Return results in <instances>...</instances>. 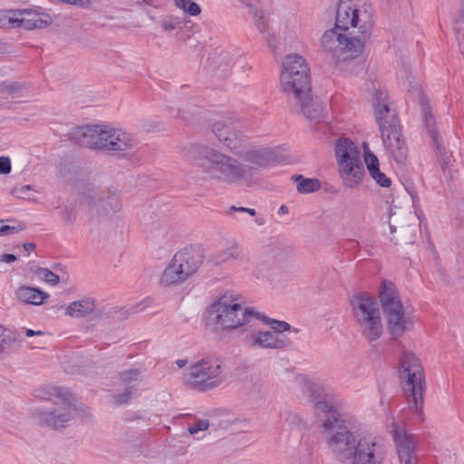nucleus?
<instances>
[{"label": "nucleus", "instance_id": "18", "mask_svg": "<svg viewBox=\"0 0 464 464\" xmlns=\"http://www.w3.org/2000/svg\"><path fill=\"white\" fill-rule=\"evenodd\" d=\"M175 262L182 267L186 275L192 276L204 260V251L199 246H189L177 252L174 256Z\"/></svg>", "mask_w": 464, "mask_h": 464}, {"label": "nucleus", "instance_id": "11", "mask_svg": "<svg viewBox=\"0 0 464 464\" xmlns=\"http://www.w3.org/2000/svg\"><path fill=\"white\" fill-rule=\"evenodd\" d=\"M390 113V108L382 106L377 111V124L381 130L383 144L388 148L392 159L402 165L407 160L408 148L401 139V130L397 115H392L390 121L386 118Z\"/></svg>", "mask_w": 464, "mask_h": 464}, {"label": "nucleus", "instance_id": "1", "mask_svg": "<svg viewBox=\"0 0 464 464\" xmlns=\"http://www.w3.org/2000/svg\"><path fill=\"white\" fill-rule=\"evenodd\" d=\"M311 401L322 420L326 444L340 464H382L387 456L384 443L367 435L357 438L341 419L334 396L318 385L309 387Z\"/></svg>", "mask_w": 464, "mask_h": 464}, {"label": "nucleus", "instance_id": "31", "mask_svg": "<svg viewBox=\"0 0 464 464\" xmlns=\"http://www.w3.org/2000/svg\"><path fill=\"white\" fill-rule=\"evenodd\" d=\"M174 4L188 15L197 16L201 13L200 6L192 0H174Z\"/></svg>", "mask_w": 464, "mask_h": 464}, {"label": "nucleus", "instance_id": "52", "mask_svg": "<svg viewBox=\"0 0 464 464\" xmlns=\"http://www.w3.org/2000/svg\"><path fill=\"white\" fill-rule=\"evenodd\" d=\"M463 37H464V33H463ZM462 53L464 55V45L462 46Z\"/></svg>", "mask_w": 464, "mask_h": 464}, {"label": "nucleus", "instance_id": "17", "mask_svg": "<svg viewBox=\"0 0 464 464\" xmlns=\"http://www.w3.org/2000/svg\"><path fill=\"white\" fill-rule=\"evenodd\" d=\"M212 131L217 139L230 150L239 148L243 141L242 133L234 121H218L213 124Z\"/></svg>", "mask_w": 464, "mask_h": 464}, {"label": "nucleus", "instance_id": "30", "mask_svg": "<svg viewBox=\"0 0 464 464\" xmlns=\"http://www.w3.org/2000/svg\"><path fill=\"white\" fill-rule=\"evenodd\" d=\"M292 179L296 182L297 191L302 194L312 193L321 188V182L317 179L304 178L302 175L293 176Z\"/></svg>", "mask_w": 464, "mask_h": 464}, {"label": "nucleus", "instance_id": "6", "mask_svg": "<svg viewBox=\"0 0 464 464\" xmlns=\"http://www.w3.org/2000/svg\"><path fill=\"white\" fill-rule=\"evenodd\" d=\"M399 372L408 405L416 413L421 414L425 379L419 359L411 353H403L400 359Z\"/></svg>", "mask_w": 464, "mask_h": 464}, {"label": "nucleus", "instance_id": "5", "mask_svg": "<svg viewBox=\"0 0 464 464\" xmlns=\"http://www.w3.org/2000/svg\"><path fill=\"white\" fill-rule=\"evenodd\" d=\"M378 297L387 318L388 331L394 339L413 328L414 322L409 314H406L399 291L392 281H382Z\"/></svg>", "mask_w": 464, "mask_h": 464}, {"label": "nucleus", "instance_id": "26", "mask_svg": "<svg viewBox=\"0 0 464 464\" xmlns=\"http://www.w3.org/2000/svg\"><path fill=\"white\" fill-rule=\"evenodd\" d=\"M188 278V276L186 275L182 267L179 266V263L175 262V258L173 257L171 263L163 271L160 277V283L164 285H177Z\"/></svg>", "mask_w": 464, "mask_h": 464}, {"label": "nucleus", "instance_id": "21", "mask_svg": "<svg viewBox=\"0 0 464 464\" xmlns=\"http://www.w3.org/2000/svg\"><path fill=\"white\" fill-rule=\"evenodd\" d=\"M311 92L312 91H306L298 96H289L287 99L295 100L298 103L305 118L319 119L323 115L324 105L319 97H314Z\"/></svg>", "mask_w": 464, "mask_h": 464}, {"label": "nucleus", "instance_id": "25", "mask_svg": "<svg viewBox=\"0 0 464 464\" xmlns=\"http://www.w3.org/2000/svg\"><path fill=\"white\" fill-rule=\"evenodd\" d=\"M247 259L244 250L239 247L237 245H233L227 247L225 250L213 254L208 262H210L214 266H219L223 263L228 262L230 260H246Z\"/></svg>", "mask_w": 464, "mask_h": 464}, {"label": "nucleus", "instance_id": "50", "mask_svg": "<svg viewBox=\"0 0 464 464\" xmlns=\"http://www.w3.org/2000/svg\"><path fill=\"white\" fill-rule=\"evenodd\" d=\"M5 51V44L0 42V53Z\"/></svg>", "mask_w": 464, "mask_h": 464}, {"label": "nucleus", "instance_id": "49", "mask_svg": "<svg viewBox=\"0 0 464 464\" xmlns=\"http://www.w3.org/2000/svg\"><path fill=\"white\" fill-rule=\"evenodd\" d=\"M246 213L249 214L250 216H255L256 215V210L254 208H246Z\"/></svg>", "mask_w": 464, "mask_h": 464}, {"label": "nucleus", "instance_id": "15", "mask_svg": "<svg viewBox=\"0 0 464 464\" xmlns=\"http://www.w3.org/2000/svg\"><path fill=\"white\" fill-rule=\"evenodd\" d=\"M53 390L55 392V395L65 401V411H60L58 410H53L42 412L41 420L47 426L57 430L63 428L65 424L72 419V412L75 411V407L70 402L72 394L68 390L63 387H55Z\"/></svg>", "mask_w": 464, "mask_h": 464}, {"label": "nucleus", "instance_id": "43", "mask_svg": "<svg viewBox=\"0 0 464 464\" xmlns=\"http://www.w3.org/2000/svg\"><path fill=\"white\" fill-rule=\"evenodd\" d=\"M287 421H289L290 424H298L299 422H301V420L298 415L295 413H290L287 418Z\"/></svg>", "mask_w": 464, "mask_h": 464}, {"label": "nucleus", "instance_id": "2", "mask_svg": "<svg viewBox=\"0 0 464 464\" xmlns=\"http://www.w3.org/2000/svg\"><path fill=\"white\" fill-rule=\"evenodd\" d=\"M372 6L359 0H339L334 28L322 36L323 48L336 63L354 59L362 53L372 25Z\"/></svg>", "mask_w": 464, "mask_h": 464}, {"label": "nucleus", "instance_id": "47", "mask_svg": "<svg viewBox=\"0 0 464 464\" xmlns=\"http://www.w3.org/2000/svg\"><path fill=\"white\" fill-rule=\"evenodd\" d=\"M288 212H289V209L285 205H282L278 209L279 215L287 214Z\"/></svg>", "mask_w": 464, "mask_h": 464}, {"label": "nucleus", "instance_id": "12", "mask_svg": "<svg viewBox=\"0 0 464 464\" xmlns=\"http://www.w3.org/2000/svg\"><path fill=\"white\" fill-rule=\"evenodd\" d=\"M223 362L218 357H205L189 367L188 385L200 392L213 390L219 386Z\"/></svg>", "mask_w": 464, "mask_h": 464}, {"label": "nucleus", "instance_id": "16", "mask_svg": "<svg viewBox=\"0 0 464 464\" xmlns=\"http://www.w3.org/2000/svg\"><path fill=\"white\" fill-rule=\"evenodd\" d=\"M118 379L124 385L122 392L114 396L115 403L121 405L130 401L139 392V386L143 379V371L140 368H131L119 372Z\"/></svg>", "mask_w": 464, "mask_h": 464}, {"label": "nucleus", "instance_id": "48", "mask_svg": "<svg viewBox=\"0 0 464 464\" xmlns=\"http://www.w3.org/2000/svg\"><path fill=\"white\" fill-rule=\"evenodd\" d=\"M188 361L186 359H179V360H177L176 361V364L179 367V368H182L184 367L186 364H187Z\"/></svg>", "mask_w": 464, "mask_h": 464}, {"label": "nucleus", "instance_id": "44", "mask_svg": "<svg viewBox=\"0 0 464 464\" xmlns=\"http://www.w3.org/2000/svg\"><path fill=\"white\" fill-rule=\"evenodd\" d=\"M43 334V332L41 331H34V330H32V329H27L25 331V335L27 337H33V336H35V335H42Z\"/></svg>", "mask_w": 464, "mask_h": 464}, {"label": "nucleus", "instance_id": "24", "mask_svg": "<svg viewBox=\"0 0 464 464\" xmlns=\"http://www.w3.org/2000/svg\"><path fill=\"white\" fill-rule=\"evenodd\" d=\"M16 297L23 303L40 305L49 298V295L38 288L21 285L15 292Z\"/></svg>", "mask_w": 464, "mask_h": 464}, {"label": "nucleus", "instance_id": "53", "mask_svg": "<svg viewBox=\"0 0 464 464\" xmlns=\"http://www.w3.org/2000/svg\"><path fill=\"white\" fill-rule=\"evenodd\" d=\"M240 3L245 4V0H238Z\"/></svg>", "mask_w": 464, "mask_h": 464}, {"label": "nucleus", "instance_id": "3", "mask_svg": "<svg viewBox=\"0 0 464 464\" xmlns=\"http://www.w3.org/2000/svg\"><path fill=\"white\" fill-rule=\"evenodd\" d=\"M189 161L211 179L225 183H238L252 176V168L206 145L191 144L186 151Z\"/></svg>", "mask_w": 464, "mask_h": 464}, {"label": "nucleus", "instance_id": "8", "mask_svg": "<svg viewBox=\"0 0 464 464\" xmlns=\"http://www.w3.org/2000/svg\"><path fill=\"white\" fill-rule=\"evenodd\" d=\"M208 320L217 330L236 329L258 318L259 313L253 308H243L238 303L230 300L227 295L221 296L208 309Z\"/></svg>", "mask_w": 464, "mask_h": 464}, {"label": "nucleus", "instance_id": "10", "mask_svg": "<svg viewBox=\"0 0 464 464\" xmlns=\"http://www.w3.org/2000/svg\"><path fill=\"white\" fill-rule=\"evenodd\" d=\"M335 156L344 183L351 188L357 187L365 172L356 145L347 138L339 139L335 145Z\"/></svg>", "mask_w": 464, "mask_h": 464}, {"label": "nucleus", "instance_id": "20", "mask_svg": "<svg viewBox=\"0 0 464 464\" xmlns=\"http://www.w3.org/2000/svg\"><path fill=\"white\" fill-rule=\"evenodd\" d=\"M248 343L262 349H282L290 344V340L270 331H258L249 335Z\"/></svg>", "mask_w": 464, "mask_h": 464}, {"label": "nucleus", "instance_id": "28", "mask_svg": "<svg viewBox=\"0 0 464 464\" xmlns=\"http://www.w3.org/2000/svg\"><path fill=\"white\" fill-rule=\"evenodd\" d=\"M21 342L22 339L18 333L12 332L0 325V353L5 352L6 345L9 347H20Z\"/></svg>", "mask_w": 464, "mask_h": 464}, {"label": "nucleus", "instance_id": "13", "mask_svg": "<svg viewBox=\"0 0 464 464\" xmlns=\"http://www.w3.org/2000/svg\"><path fill=\"white\" fill-rule=\"evenodd\" d=\"M38 9L9 10L0 12V27H24L26 30L45 28L52 23V17Z\"/></svg>", "mask_w": 464, "mask_h": 464}, {"label": "nucleus", "instance_id": "27", "mask_svg": "<svg viewBox=\"0 0 464 464\" xmlns=\"http://www.w3.org/2000/svg\"><path fill=\"white\" fill-rule=\"evenodd\" d=\"M95 307L94 300L84 298L72 302L67 307V314L72 317H83L93 312Z\"/></svg>", "mask_w": 464, "mask_h": 464}, {"label": "nucleus", "instance_id": "14", "mask_svg": "<svg viewBox=\"0 0 464 464\" xmlns=\"http://www.w3.org/2000/svg\"><path fill=\"white\" fill-rule=\"evenodd\" d=\"M420 106L423 126L430 139V146L436 150L440 159V166L444 169L446 165L450 162V157L443 145L442 137L438 130L436 121L431 113V108L425 97L420 98Z\"/></svg>", "mask_w": 464, "mask_h": 464}, {"label": "nucleus", "instance_id": "51", "mask_svg": "<svg viewBox=\"0 0 464 464\" xmlns=\"http://www.w3.org/2000/svg\"><path fill=\"white\" fill-rule=\"evenodd\" d=\"M24 188L30 189V186H24Z\"/></svg>", "mask_w": 464, "mask_h": 464}, {"label": "nucleus", "instance_id": "33", "mask_svg": "<svg viewBox=\"0 0 464 464\" xmlns=\"http://www.w3.org/2000/svg\"><path fill=\"white\" fill-rule=\"evenodd\" d=\"M35 273L38 277L51 284L52 285H55L60 282L59 276H57L55 273L49 270L48 268L40 267L36 270Z\"/></svg>", "mask_w": 464, "mask_h": 464}, {"label": "nucleus", "instance_id": "36", "mask_svg": "<svg viewBox=\"0 0 464 464\" xmlns=\"http://www.w3.org/2000/svg\"><path fill=\"white\" fill-rule=\"evenodd\" d=\"M209 427V421L208 420H198L196 422L190 424L188 428V431L190 434H196L198 431L206 430Z\"/></svg>", "mask_w": 464, "mask_h": 464}, {"label": "nucleus", "instance_id": "35", "mask_svg": "<svg viewBox=\"0 0 464 464\" xmlns=\"http://www.w3.org/2000/svg\"><path fill=\"white\" fill-rule=\"evenodd\" d=\"M386 97H387V95L383 92L378 91V92H376L374 93L372 105H373V108H374L375 119L376 120H377V111H378V109H381L382 106H387L389 108V106L386 103H384V101H385Z\"/></svg>", "mask_w": 464, "mask_h": 464}, {"label": "nucleus", "instance_id": "38", "mask_svg": "<svg viewBox=\"0 0 464 464\" xmlns=\"http://www.w3.org/2000/svg\"><path fill=\"white\" fill-rule=\"evenodd\" d=\"M255 17H256V25L258 28V30L261 33H266L268 28V21L266 16L263 15L262 12L256 11L255 12Z\"/></svg>", "mask_w": 464, "mask_h": 464}, {"label": "nucleus", "instance_id": "32", "mask_svg": "<svg viewBox=\"0 0 464 464\" xmlns=\"http://www.w3.org/2000/svg\"><path fill=\"white\" fill-rule=\"evenodd\" d=\"M257 319H260L262 320L263 322L268 324L271 328L274 330V334H279V335H283L282 334L285 332V331H288L290 330L291 328V325L285 322V321H278V320H276V319H270L265 315H262L259 314V317Z\"/></svg>", "mask_w": 464, "mask_h": 464}, {"label": "nucleus", "instance_id": "19", "mask_svg": "<svg viewBox=\"0 0 464 464\" xmlns=\"http://www.w3.org/2000/svg\"><path fill=\"white\" fill-rule=\"evenodd\" d=\"M392 437L397 446V454L401 464H413L416 460L415 442L412 437L400 429L392 426Z\"/></svg>", "mask_w": 464, "mask_h": 464}, {"label": "nucleus", "instance_id": "9", "mask_svg": "<svg viewBox=\"0 0 464 464\" xmlns=\"http://www.w3.org/2000/svg\"><path fill=\"white\" fill-rule=\"evenodd\" d=\"M281 86L286 97L312 91L310 68L306 60L297 54L286 55L283 62Z\"/></svg>", "mask_w": 464, "mask_h": 464}, {"label": "nucleus", "instance_id": "34", "mask_svg": "<svg viewBox=\"0 0 464 464\" xmlns=\"http://www.w3.org/2000/svg\"><path fill=\"white\" fill-rule=\"evenodd\" d=\"M181 23H182V21L180 18H179L177 16H170L162 21L161 26H162L163 31L170 32V31L176 30L177 28H179Z\"/></svg>", "mask_w": 464, "mask_h": 464}, {"label": "nucleus", "instance_id": "45", "mask_svg": "<svg viewBox=\"0 0 464 464\" xmlns=\"http://www.w3.org/2000/svg\"><path fill=\"white\" fill-rule=\"evenodd\" d=\"M24 248L28 253L33 252L35 249V244L34 243H31V242L24 243Z\"/></svg>", "mask_w": 464, "mask_h": 464}, {"label": "nucleus", "instance_id": "39", "mask_svg": "<svg viewBox=\"0 0 464 464\" xmlns=\"http://www.w3.org/2000/svg\"><path fill=\"white\" fill-rule=\"evenodd\" d=\"M106 204L109 206L110 209L112 212H117L121 208V203L120 201V198L117 195H110L106 198Z\"/></svg>", "mask_w": 464, "mask_h": 464}, {"label": "nucleus", "instance_id": "22", "mask_svg": "<svg viewBox=\"0 0 464 464\" xmlns=\"http://www.w3.org/2000/svg\"><path fill=\"white\" fill-rule=\"evenodd\" d=\"M364 161L369 174L380 187L389 188L392 185L391 179L381 171L379 160L371 150H365Z\"/></svg>", "mask_w": 464, "mask_h": 464}, {"label": "nucleus", "instance_id": "23", "mask_svg": "<svg viewBox=\"0 0 464 464\" xmlns=\"http://www.w3.org/2000/svg\"><path fill=\"white\" fill-rule=\"evenodd\" d=\"M246 160L259 167H266L280 161L277 153L270 149H259L247 151Z\"/></svg>", "mask_w": 464, "mask_h": 464}, {"label": "nucleus", "instance_id": "4", "mask_svg": "<svg viewBox=\"0 0 464 464\" xmlns=\"http://www.w3.org/2000/svg\"><path fill=\"white\" fill-rule=\"evenodd\" d=\"M74 140L80 146L103 150L118 155L135 146L132 135L121 129H101L98 126L78 127L72 133Z\"/></svg>", "mask_w": 464, "mask_h": 464}, {"label": "nucleus", "instance_id": "40", "mask_svg": "<svg viewBox=\"0 0 464 464\" xmlns=\"http://www.w3.org/2000/svg\"><path fill=\"white\" fill-rule=\"evenodd\" d=\"M62 218L66 223H72L76 218L74 208L66 206L62 211Z\"/></svg>", "mask_w": 464, "mask_h": 464}, {"label": "nucleus", "instance_id": "37", "mask_svg": "<svg viewBox=\"0 0 464 464\" xmlns=\"http://www.w3.org/2000/svg\"><path fill=\"white\" fill-rule=\"evenodd\" d=\"M25 227H26V226L22 222H19V223H17V225H14V226H9V225L3 224L1 236L16 234V233L25 229Z\"/></svg>", "mask_w": 464, "mask_h": 464}, {"label": "nucleus", "instance_id": "7", "mask_svg": "<svg viewBox=\"0 0 464 464\" xmlns=\"http://www.w3.org/2000/svg\"><path fill=\"white\" fill-rule=\"evenodd\" d=\"M350 304L361 334L368 342L381 338L383 325L376 299L367 292H358Z\"/></svg>", "mask_w": 464, "mask_h": 464}, {"label": "nucleus", "instance_id": "46", "mask_svg": "<svg viewBox=\"0 0 464 464\" xmlns=\"http://www.w3.org/2000/svg\"><path fill=\"white\" fill-rule=\"evenodd\" d=\"M246 208L232 206L229 209V213H233V212L246 213Z\"/></svg>", "mask_w": 464, "mask_h": 464}, {"label": "nucleus", "instance_id": "41", "mask_svg": "<svg viewBox=\"0 0 464 464\" xmlns=\"http://www.w3.org/2000/svg\"><path fill=\"white\" fill-rule=\"evenodd\" d=\"M11 171V160L8 157H0V174H9Z\"/></svg>", "mask_w": 464, "mask_h": 464}, {"label": "nucleus", "instance_id": "29", "mask_svg": "<svg viewBox=\"0 0 464 464\" xmlns=\"http://www.w3.org/2000/svg\"><path fill=\"white\" fill-rule=\"evenodd\" d=\"M28 92L26 85L20 82L5 81L0 84V92L8 94L13 98L24 97V93Z\"/></svg>", "mask_w": 464, "mask_h": 464}, {"label": "nucleus", "instance_id": "42", "mask_svg": "<svg viewBox=\"0 0 464 464\" xmlns=\"http://www.w3.org/2000/svg\"><path fill=\"white\" fill-rule=\"evenodd\" d=\"M16 260V256L13 254H4L0 256V261L5 262V263H12Z\"/></svg>", "mask_w": 464, "mask_h": 464}]
</instances>
